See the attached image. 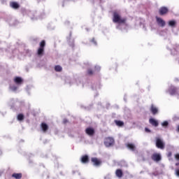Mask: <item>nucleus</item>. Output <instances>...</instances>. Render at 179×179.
<instances>
[{
	"instance_id": "f257e3e1",
	"label": "nucleus",
	"mask_w": 179,
	"mask_h": 179,
	"mask_svg": "<svg viewBox=\"0 0 179 179\" xmlns=\"http://www.w3.org/2000/svg\"><path fill=\"white\" fill-rule=\"evenodd\" d=\"M127 19L122 17L118 12L113 13V23H117L116 28L121 29L122 27H125V22Z\"/></svg>"
},
{
	"instance_id": "f03ea898",
	"label": "nucleus",
	"mask_w": 179,
	"mask_h": 179,
	"mask_svg": "<svg viewBox=\"0 0 179 179\" xmlns=\"http://www.w3.org/2000/svg\"><path fill=\"white\" fill-rule=\"evenodd\" d=\"M115 141L113 137H107L104 140V145L106 148H110V146H114Z\"/></svg>"
},
{
	"instance_id": "7ed1b4c3",
	"label": "nucleus",
	"mask_w": 179,
	"mask_h": 179,
	"mask_svg": "<svg viewBox=\"0 0 179 179\" xmlns=\"http://www.w3.org/2000/svg\"><path fill=\"white\" fill-rule=\"evenodd\" d=\"M168 92L171 96H174L176 94H178L179 89L174 86H171Z\"/></svg>"
},
{
	"instance_id": "20e7f679",
	"label": "nucleus",
	"mask_w": 179,
	"mask_h": 179,
	"mask_svg": "<svg viewBox=\"0 0 179 179\" xmlns=\"http://www.w3.org/2000/svg\"><path fill=\"white\" fill-rule=\"evenodd\" d=\"M156 146L158 149H164V143L159 138H156Z\"/></svg>"
},
{
	"instance_id": "39448f33",
	"label": "nucleus",
	"mask_w": 179,
	"mask_h": 179,
	"mask_svg": "<svg viewBox=\"0 0 179 179\" xmlns=\"http://www.w3.org/2000/svg\"><path fill=\"white\" fill-rule=\"evenodd\" d=\"M156 20L158 26L159 27H164L166 26V21H164L162 18H160L159 17H156Z\"/></svg>"
},
{
	"instance_id": "423d86ee",
	"label": "nucleus",
	"mask_w": 179,
	"mask_h": 179,
	"mask_svg": "<svg viewBox=\"0 0 179 179\" xmlns=\"http://www.w3.org/2000/svg\"><path fill=\"white\" fill-rule=\"evenodd\" d=\"M91 161L93 163L94 166H96V167H99V166L101 164V161H100V159H97L96 157H92L91 159Z\"/></svg>"
},
{
	"instance_id": "0eeeda50",
	"label": "nucleus",
	"mask_w": 179,
	"mask_h": 179,
	"mask_svg": "<svg viewBox=\"0 0 179 179\" xmlns=\"http://www.w3.org/2000/svg\"><path fill=\"white\" fill-rule=\"evenodd\" d=\"M85 132L89 135V136H93V135H94V129L88 127L85 129Z\"/></svg>"
},
{
	"instance_id": "6e6552de",
	"label": "nucleus",
	"mask_w": 179,
	"mask_h": 179,
	"mask_svg": "<svg viewBox=\"0 0 179 179\" xmlns=\"http://www.w3.org/2000/svg\"><path fill=\"white\" fill-rule=\"evenodd\" d=\"M152 159L155 162H160V160H162V157L159 154H154L152 156Z\"/></svg>"
},
{
	"instance_id": "1a4fd4ad",
	"label": "nucleus",
	"mask_w": 179,
	"mask_h": 179,
	"mask_svg": "<svg viewBox=\"0 0 179 179\" xmlns=\"http://www.w3.org/2000/svg\"><path fill=\"white\" fill-rule=\"evenodd\" d=\"M159 15H166V13H167V12H169V8H167V7H162L159 10Z\"/></svg>"
},
{
	"instance_id": "9d476101",
	"label": "nucleus",
	"mask_w": 179,
	"mask_h": 179,
	"mask_svg": "<svg viewBox=\"0 0 179 179\" xmlns=\"http://www.w3.org/2000/svg\"><path fill=\"white\" fill-rule=\"evenodd\" d=\"M41 127L43 132H47L48 131V125L44 122L41 123Z\"/></svg>"
},
{
	"instance_id": "9b49d317",
	"label": "nucleus",
	"mask_w": 179,
	"mask_h": 179,
	"mask_svg": "<svg viewBox=\"0 0 179 179\" xmlns=\"http://www.w3.org/2000/svg\"><path fill=\"white\" fill-rule=\"evenodd\" d=\"M150 124H151V125H153L154 127H157L159 125V122H157V120L153 118L150 119Z\"/></svg>"
},
{
	"instance_id": "f8f14e48",
	"label": "nucleus",
	"mask_w": 179,
	"mask_h": 179,
	"mask_svg": "<svg viewBox=\"0 0 179 179\" xmlns=\"http://www.w3.org/2000/svg\"><path fill=\"white\" fill-rule=\"evenodd\" d=\"M14 81L17 85H20L23 82V80L20 77H16Z\"/></svg>"
},
{
	"instance_id": "ddd939ff",
	"label": "nucleus",
	"mask_w": 179,
	"mask_h": 179,
	"mask_svg": "<svg viewBox=\"0 0 179 179\" xmlns=\"http://www.w3.org/2000/svg\"><path fill=\"white\" fill-rule=\"evenodd\" d=\"M176 23L177 22H176V20H171V21H169L168 24L171 27H176Z\"/></svg>"
},
{
	"instance_id": "4468645a",
	"label": "nucleus",
	"mask_w": 179,
	"mask_h": 179,
	"mask_svg": "<svg viewBox=\"0 0 179 179\" xmlns=\"http://www.w3.org/2000/svg\"><path fill=\"white\" fill-rule=\"evenodd\" d=\"M115 174L117 177L121 178V177H122V171H121L120 169H117L116 170Z\"/></svg>"
},
{
	"instance_id": "2eb2a0df",
	"label": "nucleus",
	"mask_w": 179,
	"mask_h": 179,
	"mask_svg": "<svg viewBox=\"0 0 179 179\" xmlns=\"http://www.w3.org/2000/svg\"><path fill=\"white\" fill-rule=\"evenodd\" d=\"M127 148H128V149H130V150H135V145L132 143L127 144Z\"/></svg>"
},
{
	"instance_id": "dca6fc26",
	"label": "nucleus",
	"mask_w": 179,
	"mask_h": 179,
	"mask_svg": "<svg viewBox=\"0 0 179 179\" xmlns=\"http://www.w3.org/2000/svg\"><path fill=\"white\" fill-rule=\"evenodd\" d=\"M10 5L13 9H17V8H19V4L16 2H12Z\"/></svg>"
},
{
	"instance_id": "f3484780",
	"label": "nucleus",
	"mask_w": 179,
	"mask_h": 179,
	"mask_svg": "<svg viewBox=\"0 0 179 179\" xmlns=\"http://www.w3.org/2000/svg\"><path fill=\"white\" fill-rule=\"evenodd\" d=\"M82 163H87L89 162V157L87 155L83 156L81 159Z\"/></svg>"
},
{
	"instance_id": "a211bd4d",
	"label": "nucleus",
	"mask_w": 179,
	"mask_h": 179,
	"mask_svg": "<svg viewBox=\"0 0 179 179\" xmlns=\"http://www.w3.org/2000/svg\"><path fill=\"white\" fill-rule=\"evenodd\" d=\"M12 177H13L15 179H20L22 178V173H13L12 175Z\"/></svg>"
},
{
	"instance_id": "6ab92c4d",
	"label": "nucleus",
	"mask_w": 179,
	"mask_h": 179,
	"mask_svg": "<svg viewBox=\"0 0 179 179\" xmlns=\"http://www.w3.org/2000/svg\"><path fill=\"white\" fill-rule=\"evenodd\" d=\"M151 112L152 114H157V108L155 107L153 105L151 106Z\"/></svg>"
},
{
	"instance_id": "aec40b11",
	"label": "nucleus",
	"mask_w": 179,
	"mask_h": 179,
	"mask_svg": "<svg viewBox=\"0 0 179 179\" xmlns=\"http://www.w3.org/2000/svg\"><path fill=\"white\" fill-rule=\"evenodd\" d=\"M115 122L117 127H122V125H124V122L120 120H115Z\"/></svg>"
},
{
	"instance_id": "412c9836",
	"label": "nucleus",
	"mask_w": 179,
	"mask_h": 179,
	"mask_svg": "<svg viewBox=\"0 0 179 179\" xmlns=\"http://www.w3.org/2000/svg\"><path fill=\"white\" fill-rule=\"evenodd\" d=\"M43 52H44V48H39L38 50V55H43Z\"/></svg>"
},
{
	"instance_id": "4be33fe9",
	"label": "nucleus",
	"mask_w": 179,
	"mask_h": 179,
	"mask_svg": "<svg viewBox=\"0 0 179 179\" xmlns=\"http://www.w3.org/2000/svg\"><path fill=\"white\" fill-rule=\"evenodd\" d=\"M17 120L18 121H23V120H24V116L22 114H19L17 115Z\"/></svg>"
},
{
	"instance_id": "5701e85b",
	"label": "nucleus",
	"mask_w": 179,
	"mask_h": 179,
	"mask_svg": "<svg viewBox=\"0 0 179 179\" xmlns=\"http://www.w3.org/2000/svg\"><path fill=\"white\" fill-rule=\"evenodd\" d=\"M55 69L56 72H61L62 71V67L61 66H56Z\"/></svg>"
},
{
	"instance_id": "b1692460",
	"label": "nucleus",
	"mask_w": 179,
	"mask_h": 179,
	"mask_svg": "<svg viewBox=\"0 0 179 179\" xmlns=\"http://www.w3.org/2000/svg\"><path fill=\"white\" fill-rule=\"evenodd\" d=\"M10 90H12L13 92H16L17 87H16V86H15V85H10Z\"/></svg>"
},
{
	"instance_id": "393cba45",
	"label": "nucleus",
	"mask_w": 179,
	"mask_h": 179,
	"mask_svg": "<svg viewBox=\"0 0 179 179\" xmlns=\"http://www.w3.org/2000/svg\"><path fill=\"white\" fill-rule=\"evenodd\" d=\"M40 45H41L40 48H44V47H45V41H42L41 42Z\"/></svg>"
},
{
	"instance_id": "a878e982",
	"label": "nucleus",
	"mask_w": 179,
	"mask_h": 179,
	"mask_svg": "<svg viewBox=\"0 0 179 179\" xmlns=\"http://www.w3.org/2000/svg\"><path fill=\"white\" fill-rule=\"evenodd\" d=\"M169 125V122L164 121V122L162 123V127H167Z\"/></svg>"
},
{
	"instance_id": "bb28decb",
	"label": "nucleus",
	"mask_w": 179,
	"mask_h": 179,
	"mask_svg": "<svg viewBox=\"0 0 179 179\" xmlns=\"http://www.w3.org/2000/svg\"><path fill=\"white\" fill-rule=\"evenodd\" d=\"M91 43H92L94 45H97V42L94 40V38H92Z\"/></svg>"
},
{
	"instance_id": "cd10ccee",
	"label": "nucleus",
	"mask_w": 179,
	"mask_h": 179,
	"mask_svg": "<svg viewBox=\"0 0 179 179\" xmlns=\"http://www.w3.org/2000/svg\"><path fill=\"white\" fill-rule=\"evenodd\" d=\"M175 173H176V176H177L178 177H179V169H176Z\"/></svg>"
},
{
	"instance_id": "c85d7f7f",
	"label": "nucleus",
	"mask_w": 179,
	"mask_h": 179,
	"mask_svg": "<svg viewBox=\"0 0 179 179\" xmlns=\"http://www.w3.org/2000/svg\"><path fill=\"white\" fill-rule=\"evenodd\" d=\"M100 69H101V67L99 66H95V71H100Z\"/></svg>"
},
{
	"instance_id": "c756f323",
	"label": "nucleus",
	"mask_w": 179,
	"mask_h": 179,
	"mask_svg": "<svg viewBox=\"0 0 179 179\" xmlns=\"http://www.w3.org/2000/svg\"><path fill=\"white\" fill-rule=\"evenodd\" d=\"M88 75H93V71L92 70H88Z\"/></svg>"
},
{
	"instance_id": "7c9ffc66",
	"label": "nucleus",
	"mask_w": 179,
	"mask_h": 179,
	"mask_svg": "<svg viewBox=\"0 0 179 179\" xmlns=\"http://www.w3.org/2000/svg\"><path fill=\"white\" fill-rule=\"evenodd\" d=\"M175 157H176V160H179V154H176V155H175Z\"/></svg>"
},
{
	"instance_id": "2f4dec72",
	"label": "nucleus",
	"mask_w": 179,
	"mask_h": 179,
	"mask_svg": "<svg viewBox=\"0 0 179 179\" xmlns=\"http://www.w3.org/2000/svg\"><path fill=\"white\" fill-rule=\"evenodd\" d=\"M63 122H64V124H66V123L68 122V120L64 119V120H63Z\"/></svg>"
},
{
	"instance_id": "473e14b6",
	"label": "nucleus",
	"mask_w": 179,
	"mask_h": 179,
	"mask_svg": "<svg viewBox=\"0 0 179 179\" xmlns=\"http://www.w3.org/2000/svg\"><path fill=\"white\" fill-rule=\"evenodd\" d=\"M145 132H150V130L148 128L145 129Z\"/></svg>"
},
{
	"instance_id": "72a5a7b5",
	"label": "nucleus",
	"mask_w": 179,
	"mask_h": 179,
	"mask_svg": "<svg viewBox=\"0 0 179 179\" xmlns=\"http://www.w3.org/2000/svg\"><path fill=\"white\" fill-rule=\"evenodd\" d=\"M177 131L179 132V125L177 127Z\"/></svg>"
},
{
	"instance_id": "f704fd0d",
	"label": "nucleus",
	"mask_w": 179,
	"mask_h": 179,
	"mask_svg": "<svg viewBox=\"0 0 179 179\" xmlns=\"http://www.w3.org/2000/svg\"><path fill=\"white\" fill-rule=\"evenodd\" d=\"M32 14H33V13H29V16H31Z\"/></svg>"
},
{
	"instance_id": "c9c22d12",
	"label": "nucleus",
	"mask_w": 179,
	"mask_h": 179,
	"mask_svg": "<svg viewBox=\"0 0 179 179\" xmlns=\"http://www.w3.org/2000/svg\"><path fill=\"white\" fill-rule=\"evenodd\" d=\"M176 166H179V163H176Z\"/></svg>"
},
{
	"instance_id": "e433bc0d",
	"label": "nucleus",
	"mask_w": 179,
	"mask_h": 179,
	"mask_svg": "<svg viewBox=\"0 0 179 179\" xmlns=\"http://www.w3.org/2000/svg\"><path fill=\"white\" fill-rule=\"evenodd\" d=\"M31 19L32 20H34V17H31Z\"/></svg>"
},
{
	"instance_id": "4c0bfd02",
	"label": "nucleus",
	"mask_w": 179,
	"mask_h": 179,
	"mask_svg": "<svg viewBox=\"0 0 179 179\" xmlns=\"http://www.w3.org/2000/svg\"><path fill=\"white\" fill-rule=\"evenodd\" d=\"M169 156H171V152L169 154Z\"/></svg>"
},
{
	"instance_id": "58836bf2",
	"label": "nucleus",
	"mask_w": 179,
	"mask_h": 179,
	"mask_svg": "<svg viewBox=\"0 0 179 179\" xmlns=\"http://www.w3.org/2000/svg\"><path fill=\"white\" fill-rule=\"evenodd\" d=\"M70 45H73V43L70 44Z\"/></svg>"
},
{
	"instance_id": "ea45409f",
	"label": "nucleus",
	"mask_w": 179,
	"mask_h": 179,
	"mask_svg": "<svg viewBox=\"0 0 179 179\" xmlns=\"http://www.w3.org/2000/svg\"><path fill=\"white\" fill-rule=\"evenodd\" d=\"M10 25H11V26H13V24H10Z\"/></svg>"
},
{
	"instance_id": "a19ab883",
	"label": "nucleus",
	"mask_w": 179,
	"mask_h": 179,
	"mask_svg": "<svg viewBox=\"0 0 179 179\" xmlns=\"http://www.w3.org/2000/svg\"><path fill=\"white\" fill-rule=\"evenodd\" d=\"M2 174V173H0V176Z\"/></svg>"
}]
</instances>
